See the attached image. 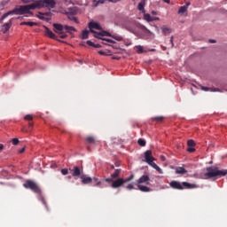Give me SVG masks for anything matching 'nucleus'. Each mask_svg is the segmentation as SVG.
Segmentation results:
<instances>
[{
    "label": "nucleus",
    "instance_id": "nucleus-1",
    "mask_svg": "<svg viewBox=\"0 0 227 227\" xmlns=\"http://www.w3.org/2000/svg\"><path fill=\"white\" fill-rule=\"evenodd\" d=\"M56 6V1H35L33 4L27 5H18L12 11H9L2 16V20H4L9 15H26L27 13L33 15L31 10H52Z\"/></svg>",
    "mask_w": 227,
    "mask_h": 227
},
{
    "label": "nucleus",
    "instance_id": "nucleus-2",
    "mask_svg": "<svg viewBox=\"0 0 227 227\" xmlns=\"http://www.w3.org/2000/svg\"><path fill=\"white\" fill-rule=\"evenodd\" d=\"M68 4H72V2L64 1L59 3L60 13H64L65 15H67L69 20H73V22L79 24V20H77V18L74 16V15H77V12H79V10L77 9V7L74 5L68 7Z\"/></svg>",
    "mask_w": 227,
    "mask_h": 227
},
{
    "label": "nucleus",
    "instance_id": "nucleus-3",
    "mask_svg": "<svg viewBox=\"0 0 227 227\" xmlns=\"http://www.w3.org/2000/svg\"><path fill=\"white\" fill-rule=\"evenodd\" d=\"M207 172L204 174V178L209 180V178H221V176H226L227 169H219L218 167H208L206 168Z\"/></svg>",
    "mask_w": 227,
    "mask_h": 227
},
{
    "label": "nucleus",
    "instance_id": "nucleus-4",
    "mask_svg": "<svg viewBox=\"0 0 227 227\" xmlns=\"http://www.w3.org/2000/svg\"><path fill=\"white\" fill-rule=\"evenodd\" d=\"M169 186L172 189H176L177 191H184V189H196V184H192L187 182L180 183L178 181H171L169 183Z\"/></svg>",
    "mask_w": 227,
    "mask_h": 227
},
{
    "label": "nucleus",
    "instance_id": "nucleus-5",
    "mask_svg": "<svg viewBox=\"0 0 227 227\" xmlns=\"http://www.w3.org/2000/svg\"><path fill=\"white\" fill-rule=\"evenodd\" d=\"M23 187H25V189H30V191H33V192H35V194H42V190L40 189V186H38V184L33 180H27L24 183Z\"/></svg>",
    "mask_w": 227,
    "mask_h": 227
},
{
    "label": "nucleus",
    "instance_id": "nucleus-6",
    "mask_svg": "<svg viewBox=\"0 0 227 227\" xmlns=\"http://www.w3.org/2000/svg\"><path fill=\"white\" fill-rule=\"evenodd\" d=\"M69 171H71V175L74 178H81L83 175L84 169L82 167L74 166L73 168H69Z\"/></svg>",
    "mask_w": 227,
    "mask_h": 227
},
{
    "label": "nucleus",
    "instance_id": "nucleus-7",
    "mask_svg": "<svg viewBox=\"0 0 227 227\" xmlns=\"http://www.w3.org/2000/svg\"><path fill=\"white\" fill-rule=\"evenodd\" d=\"M53 27H54V32L58 33V35H59V38L65 39L67 38V34H65L64 29L65 27L61 24H58V23H54L53 24Z\"/></svg>",
    "mask_w": 227,
    "mask_h": 227
},
{
    "label": "nucleus",
    "instance_id": "nucleus-8",
    "mask_svg": "<svg viewBox=\"0 0 227 227\" xmlns=\"http://www.w3.org/2000/svg\"><path fill=\"white\" fill-rule=\"evenodd\" d=\"M140 29L143 31L142 38L144 40H150V38H153L155 36V35L152 33V31H150L148 28H146L145 25H141Z\"/></svg>",
    "mask_w": 227,
    "mask_h": 227
},
{
    "label": "nucleus",
    "instance_id": "nucleus-9",
    "mask_svg": "<svg viewBox=\"0 0 227 227\" xmlns=\"http://www.w3.org/2000/svg\"><path fill=\"white\" fill-rule=\"evenodd\" d=\"M89 28L90 30V33H93L94 35H97V31L93 30V29H98V31H100V29H102V27H100V24H98V22L95 21H90L89 23Z\"/></svg>",
    "mask_w": 227,
    "mask_h": 227
},
{
    "label": "nucleus",
    "instance_id": "nucleus-10",
    "mask_svg": "<svg viewBox=\"0 0 227 227\" xmlns=\"http://www.w3.org/2000/svg\"><path fill=\"white\" fill-rule=\"evenodd\" d=\"M141 184H145L146 185H150V176L143 175L138 180H137L136 185H141Z\"/></svg>",
    "mask_w": 227,
    "mask_h": 227
},
{
    "label": "nucleus",
    "instance_id": "nucleus-11",
    "mask_svg": "<svg viewBox=\"0 0 227 227\" xmlns=\"http://www.w3.org/2000/svg\"><path fill=\"white\" fill-rule=\"evenodd\" d=\"M44 33L45 36H48V38H51L52 40H58V36H56V34H53L52 30L49 29V27H44Z\"/></svg>",
    "mask_w": 227,
    "mask_h": 227
},
{
    "label": "nucleus",
    "instance_id": "nucleus-12",
    "mask_svg": "<svg viewBox=\"0 0 227 227\" xmlns=\"http://www.w3.org/2000/svg\"><path fill=\"white\" fill-rule=\"evenodd\" d=\"M171 169H175L176 175H187V169L184 167H171Z\"/></svg>",
    "mask_w": 227,
    "mask_h": 227
},
{
    "label": "nucleus",
    "instance_id": "nucleus-13",
    "mask_svg": "<svg viewBox=\"0 0 227 227\" xmlns=\"http://www.w3.org/2000/svg\"><path fill=\"white\" fill-rule=\"evenodd\" d=\"M123 185V178H118L116 180H114L112 183V188L113 189H118Z\"/></svg>",
    "mask_w": 227,
    "mask_h": 227
},
{
    "label": "nucleus",
    "instance_id": "nucleus-14",
    "mask_svg": "<svg viewBox=\"0 0 227 227\" xmlns=\"http://www.w3.org/2000/svg\"><path fill=\"white\" fill-rule=\"evenodd\" d=\"M81 180H82V184H83L84 185H88V184H91V182H93V179L86 175H82L80 176Z\"/></svg>",
    "mask_w": 227,
    "mask_h": 227
},
{
    "label": "nucleus",
    "instance_id": "nucleus-15",
    "mask_svg": "<svg viewBox=\"0 0 227 227\" xmlns=\"http://www.w3.org/2000/svg\"><path fill=\"white\" fill-rule=\"evenodd\" d=\"M189 6H191V2H187L185 5L181 6L178 10V14L185 15V13H187V8H189Z\"/></svg>",
    "mask_w": 227,
    "mask_h": 227
},
{
    "label": "nucleus",
    "instance_id": "nucleus-16",
    "mask_svg": "<svg viewBox=\"0 0 227 227\" xmlns=\"http://www.w3.org/2000/svg\"><path fill=\"white\" fill-rule=\"evenodd\" d=\"M147 164H149V166L153 168V169H156V171H158V173H160V175H163L164 174V171H162V168H160V167L156 165V163L153 162V160L148 161Z\"/></svg>",
    "mask_w": 227,
    "mask_h": 227
},
{
    "label": "nucleus",
    "instance_id": "nucleus-17",
    "mask_svg": "<svg viewBox=\"0 0 227 227\" xmlns=\"http://www.w3.org/2000/svg\"><path fill=\"white\" fill-rule=\"evenodd\" d=\"M95 38H98L99 40H104L102 36H113L111 35V33L107 31H103V32H98L96 35H94Z\"/></svg>",
    "mask_w": 227,
    "mask_h": 227
},
{
    "label": "nucleus",
    "instance_id": "nucleus-18",
    "mask_svg": "<svg viewBox=\"0 0 227 227\" xmlns=\"http://www.w3.org/2000/svg\"><path fill=\"white\" fill-rule=\"evenodd\" d=\"M12 20H10L7 23H4L2 26V32L4 34H6L8 33V31H10V27H12Z\"/></svg>",
    "mask_w": 227,
    "mask_h": 227
},
{
    "label": "nucleus",
    "instance_id": "nucleus-19",
    "mask_svg": "<svg viewBox=\"0 0 227 227\" xmlns=\"http://www.w3.org/2000/svg\"><path fill=\"white\" fill-rule=\"evenodd\" d=\"M145 162H150L151 160H155V158H153V156H152V151L151 150H147L145 153Z\"/></svg>",
    "mask_w": 227,
    "mask_h": 227
},
{
    "label": "nucleus",
    "instance_id": "nucleus-20",
    "mask_svg": "<svg viewBox=\"0 0 227 227\" xmlns=\"http://www.w3.org/2000/svg\"><path fill=\"white\" fill-rule=\"evenodd\" d=\"M137 186L138 187L139 191H141L142 192H151L152 189H150V187L148 186H145L143 184H137Z\"/></svg>",
    "mask_w": 227,
    "mask_h": 227
},
{
    "label": "nucleus",
    "instance_id": "nucleus-21",
    "mask_svg": "<svg viewBox=\"0 0 227 227\" xmlns=\"http://www.w3.org/2000/svg\"><path fill=\"white\" fill-rule=\"evenodd\" d=\"M120 173H121V168L115 169L114 173L111 174V178L116 180V178L120 177Z\"/></svg>",
    "mask_w": 227,
    "mask_h": 227
},
{
    "label": "nucleus",
    "instance_id": "nucleus-22",
    "mask_svg": "<svg viewBox=\"0 0 227 227\" xmlns=\"http://www.w3.org/2000/svg\"><path fill=\"white\" fill-rule=\"evenodd\" d=\"M85 141L88 145H95V143L97 142V140H95L94 137H87L85 138Z\"/></svg>",
    "mask_w": 227,
    "mask_h": 227
},
{
    "label": "nucleus",
    "instance_id": "nucleus-23",
    "mask_svg": "<svg viewBox=\"0 0 227 227\" xmlns=\"http://www.w3.org/2000/svg\"><path fill=\"white\" fill-rule=\"evenodd\" d=\"M64 29L67 31V33H70L72 34V32H76L77 29L74 27H70V26H64Z\"/></svg>",
    "mask_w": 227,
    "mask_h": 227
},
{
    "label": "nucleus",
    "instance_id": "nucleus-24",
    "mask_svg": "<svg viewBox=\"0 0 227 227\" xmlns=\"http://www.w3.org/2000/svg\"><path fill=\"white\" fill-rule=\"evenodd\" d=\"M161 31H162L163 35H165V36H166L168 35H170L171 28L163 26V27H161Z\"/></svg>",
    "mask_w": 227,
    "mask_h": 227
},
{
    "label": "nucleus",
    "instance_id": "nucleus-25",
    "mask_svg": "<svg viewBox=\"0 0 227 227\" xmlns=\"http://www.w3.org/2000/svg\"><path fill=\"white\" fill-rule=\"evenodd\" d=\"M89 35H90V31H88L87 29L82 30V40H88Z\"/></svg>",
    "mask_w": 227,
    "mask_h": 227
},
{
    "label": "nucleus",
    "instance_id": "nucleus-26",
    "mask_svg": "<svg viewBox=\"0 0 227 227\" xmlns=\"http://www.w3.org/2000/svg\"><path fill=\"white\" fill-rule=\"evenodd\" d=\"M20 26H29L30 27H33V26H36V22H33V21H23L20 23Z\"/></svg>",
    "mask_w": 227,
    "mask_h": 227
},
{
    "label": "nucleus",
    "instance_id": "nucleus-27",
    "mask_svg": "<svg viewBox=\"0 0 227 227\" xmlns=\"http://www.w3.org/2000/svg\"><path fill=\"white\" fill-rule=\"evenodd\" d=\"M144 19L147 22H153V17H152L149 13L144 14Z\"/></svg>",
    "mask_w": 227,
    "mask_h": 227
},
{
    "label": "nucleus",
    "instance_id": "nucleus-28",
    "mask_svg": "<svg viewBox=\"0 0 227 227\" xmlns=\"http://www.w3.org/2000/svg\"><path fill=\"white\" fill-rule=\"evenodd\" d=\"M92 182H95V184H94L95 187H100V185H102V182L99 181L98 178L97 177H93Z\"/></svg>",
    "mask_w": 227,
    "mask_h": 227
},
{
    "label": "nucleus",
    "instance_id": "nucleus-29",
    "mask_svg": "<svg viewBox=\"0 0 227 227\" xmlns=\"http://www.w3.org/2000/svg\"><path fill=\"white\" fill-rule=\"evenodd\" d=\"M139 12H142V13H145V2H140L137 6Z\"/></svg>",
    "mask_w": 227,
    "mask_h": 227
},
{
    "label": "nucleus",
    "instance_id": "nucleus-30",
    "mask_svg": "<svg viewBox=\"0 0 227 227\" xmlns=\"http://www.w3.org/2000/svg\"><path fill=\"white\" fill-rule=\"evenodd\" d=\"M203 90V91H219V89L216 88H208V87H202L201 88Z\"/></svg>",
    "mask_w": 227,
    "mask_h": 227
},
{
    "label": "nucleus",
    "instance_id": "nucleus-31",
    "mask_svg": "<svg viewBox=\"0 0 227 227\" xmlns=\"http://www.w3.org/2000/svg\"><path fill=\"white\" fill-rule=\"evenodd\" d=\"M152 120H153V121H159V122H160V121H164V116H156V117H153Z\"/></svg>",
    "mask_w": 227,
    "mask_h": 227
},
{
    "label": "nucleus",
    "instance_id": "nucleus-32",
    "mask_svg": "<svg viewBox=\"0 0 227 227\" xmlns=\"http://www.w3.org/2000/svg\"><path fill=\"white\" fill-rule=\"evenodd\" d=\"M44 15H48V13L39 12V15H37V19H40V20H47Z\"/></svg>",
    "mask_w": 227,
    "mask_h": 227
},
{
    "label": "nucleus",
    "instance_id": "nucleus-33",
    "mask_svg": "<svg viewBox=\"0 0 227 227\" xmlns=\"http://www.w3.org/2000/svg\"><path fill=\"white\" fill-rule=\"evenodd\" d=\"M136 47H137V54H143V52H145V50H144L143 46L137 45V46H136Z\"/></svg>",
    "mask_w": 227,
    "mask_h": 227
},
{
    "label": "nucleus",
    "instance_id": "nucleus-34",
    "mask_svg": "<svg viewBox=\"0 0 227 227\" xmlns=\"http://www.w3.org/2000/svg\"><path fill=\"white\" fill-rule=\"evenodd\" d=\"M137 143H138L139 146H146V140H145L143 138L138 139Z\"/></svg>",
    "mask_w": 227,
    "mask_h": 227
},
{
    "label": "nucleus",
    "instance_id": "nucleus-35",
    "mask_svg": "<svg viewBox=\"0 0 227 227\" xmlns=\"http://www.w3.org/2000/svg\"><path fill=\"white\" fill-rule=\"evenodd\" d=\"M187 146L188 147H194V146H196V143L194 142V140H188Z\"/></svg>",
    "mask_w": 227,
    "mask_h": 227
},
{
    "label": "nucleus",
    "instance_id": "nucleus-36",
    "mask_svg": "<svg viewBox=\"0 0 227 227\" xmlns=\"http://www.w3.org/2000/svg\"><path fill=\"white\" fill-rule=\"evenodd\" d=\"M24 120H27V121H33V115H31V114H27V115L24 117Z\"/></svg>",
    "mask_w": 227,
    "mask_h": 227
},
{
    "label": "nucleus",
    "instance_id": "nucleus-37",
    "mask_svg": "<svg viewBox=\"0 0 227 227\" xmlns=\"http://www.w3.org/2000/svg\"><path fill=\"white\" fill-rule=\"evenodd\" d=\"M61 173H62V175H64V176L68 175V168H62V169H61Z\"/></svg>",
    "mask_w": 227,
    "mask_h": 227
},
{
    "label": "nucleus",
    "instance_id": "nucleus-38",
    "mask_svg": "<svg viewBox=\"0 0 227 227\" xmlns=\"http://www.w3.org/2000/svg\"><path fill=\"white\" fill-rule=\"evenodd\" d=\"M187 152H189V153H192L196 152V149L194 147H188Z\"/></svg>",
    "mask_w": 227,
    "mask_h": 227
},
{
    "label": "nucleus",
    "instance_id": "nucleus-39",
    "mask_svg": "<svg viewBox=\"0 0 227 227\" xmlns=\"http://www.w3.org/2000/svg\"><path fill=\"white\" fill-rule=\"evenodd\" d=\"M126 189H128L129 191H132V189H134V184H128Z\"/></svg>",
    "mask_w": 227,
    "mask_h": 227
},
{
    "label": "nucleus",
    "instance_id": "nucleus-40",
    "mask_svg": "<svg viewBox=\"0 0 227 227\" xmlns=\"http://www.w3.org/2000/svg\"><path fill=\"white\" fill-rule=\"evenodd\" d=\"M98 4H104V1H98V2H95L94 7L97 8V6H98Z\"/></svg>",
    "mask_w": 227,
    "mask_h": 227
},
{
    "label": "nucleus",
    "instance_id": "nucleus-41",
    "mask_svg": "<svg viewBox=\"0 0 227 227\" xmlns=\"http://www.w3.org/2000/svg\"><path fill=\"white\" fill-rule=\"evenodd\" d=\"M112 37H114V40H117V42H121V40H123V37H121V36H112Z\"/></svg>",
    "mask_w": 227,
    "mask_h": 227
},
{
    "label": "nucleus",
    "instance_id": "nucleus-42",
    "mask_svg": "<svg viewBox=\"0 0 227 227\" xmlns=\"http://www.w3.org/2000/svg\"><path fill=\"white\" fill-rule=\"evenodd\" d=\"M12 145H19V138H13L12 139Z\"/></svg>",
    "mask_w": 227,
    "mask_h": 227
},
{
    "label": "nucleus",
    "instance_id": "nucleus-43",
    "mask_svg": "<svg viewBox=\"0 0 227 227\" xmlns=\"http://www.w3.org/2000/svg\"><path fill=\"white\" fill-rule=\"evenodd\" d=\"M103 41L104 42H108V43H114V41H113L111 39H107V38H104Z\"/></svg>",
    "mask_w": 227,
    "mask_h": 227
},
{
    "label": "nucleus",
    "instance_id": "nucleus-44",
    "mask_svg": "<svg viewBox=\"0 0 227 227\" xmlns=\"http://www.w3.org/2000/svg\"><path fill=\"white\" fill-rule=\"evenodd\" d=\"M87 45H90V47H94L95 43H93L91 41H87Z\"/></svg>",
    "mask_w": 227,
    "mask_h": 227
},
{
    "label": "nucleus",
    "instance_id": "nucleus-45",
    "mask_svg": "<svg viewBox=\"0 0 227 227\" xmlns=\"http://www.w3.org/2000/svg\"><path fill=\"white\" fill-rule=\"evenodd\" d=\"M33 125V122H28V131L32 130Z\"/></svg>",
    "mask_w": 227,
    "mask_h": 227
},
{
    "label": "nucleus",
    "instance_id": "nucleus-46",
    "mask_svg": "<svg viewBox=\"0 0 227 227\" xmlns=\"http://www.w3.org/2000/svg\"><path fill=\"white\" fill-rule=\"evenodd\" d=\"M98 54H100V56H107V53H106V52L103 51H98Z\"/></svg>",
    "mask_w": 227,
    "mask_h": 227
},
{
    "label": "nucleus",
    "instance_id": "nucleus-47",
    "mask_svg": "<svg viewBox=\"0 0 227 227\" xmlns=\"http://www.w3.org/2000/svg\"><path fill=\"white\" fill-rule=\"evenodd\" d=\"M105 182H112V184H113L114 179H113V177H111V178H106V179H105Z\"/></svg>",
    "mask_w": 227,
    "mask_h": 227
},
{
    "label": "nucleus",
    "instance_id": "nucleus-48",
    "mask_svg": "<svg viewBox=\"0 0 227 227\" xmlns=\"http://www.w3.org/2000/svg\"><path fill=\"white\" fill-rule=\"evenodd\" d=\"M128 179L129 180V182H131V180H134V174H131Z\"/></svg>",
    "mask_w": 227,
    "mask_h": 227
},
{
    "label": "nucleus",
    "instance_id": "nucleus-49",
    "mask_svg": "<svg viewBox=\"0 0 227 227\" xmlns=\"http://www.w3.org/2000/svg\"><path fill=\"white\" fill-rule=\"evenodd\" d=\"M173 36L170 37V43H171V47H175V43H173Z\"/></svg>",
    "mask_w": 227,
    "mask_h": 227
},
{
    "label": "nucleus",
    "instance_id": "nucleus-50",
    "mask_svg": "<svg viewBox=\"0 0 227 227\" xmlns=\"http://www.w3.org/2000/svg\"><path fill=\"white\" fill-rule=\"evenodd\" d=\"M95 49H100V47H102V45L100 44H95L94 43V46H93Z\"/></svg>",
    "mask_w": 227,
    "mask_h": 227
},
{
    "label": "nucleus",
    "instance_id": "nucleus-51",
    "mask_svg": "<svg viewBox=\"0 0 227 227\" xmlns=\"http://www.w3.org/2000/svg\"><path fill=\"white\" fill-rule=\"evenodd\" d=\"M129 182H130V180L129 179V177L123 179V184H127V183H129Z\"/></svg>",
    "mask_w": 227,
    "mask_h": 227
},
{
    "label": "nucleus",
    "instance_id": "nucleus-52",
    "mask_svg": "<svg viewBox=\"0 0 227 227\" xmlns=\"http://www.w3.org/2000/svg\"><path fill=\"white\" fill-rule=\"evenodd\" d=\"M24 152H26V148H22L21 150H20V153H24Z\"/></svg>",
    "mask_w": 227,
    "mask_h": 227
},
{
    "label": "nucleus",
    "instance_id": "nucleus-53",
    "mask_svg": "<svg viewBox=\"0 0 227 227\" xmlns=\"http://www.w3.org/2000/svg\"><path fill=\"white\" fill-rule=\"evenodd\" d=\"M160 160L164 162V160H166V157L161 155Z\"/></svg>",
    "mask_w": 227,
    "mask_h": 227
},
{
    "label": "nucleus",
    "instance_id": "nucleus-54",
    "mask_svg": "<svg viewBox=\"0 0 227 227\" xmlns=\"http://www.w3.org/2000/svg\"><path fill=\"white\" fill-rule=\"evenodd\" d=\"M209 43H215V40L214 39L209 40Z\"/></svg>",
    "mask_w": 227,
    "mask_h": 227
},
{
    "label": "nucleus",
    "instance_id": "nucleus-55",
    "mask_svg": "<svg viewBox=\"0 0 227 227\" xmlns=\"http://www.w3.org/2000/svg\"><path fill=\"white\" fill-rule=\"evenodd\" d=\"M21 132H29V129L27 130V129H21Z\"/></svg>",
    "mask_w": 227,
    "mask_h": 227
},
{
    "label": "nucleus",
    "instance_id": "nucleus-56",
    "mask_svg": "<svg viewBox=\"0 0 227 227\" xmlns=\"http://www.w3.org/2000/svg\"><path fill=\"white\" fill-rule=\"evenodd\" d=\"M42 203H43V205H47L46 202H45V199H42Z\"/></svg>",
    "mask_w": 227,
    "mask_h": 227
},
{
    "label": "nucleus",
    "instance_id": "nucleus-57",
    "mask_svg": "<svg viewBox=\"0 0 227 227\" xmlns=\"http://www.w3.org/2000/svg\"><path fill=\"white\" fill-rule=\"evenodd\" d=\"M3 148H4V145L3 144H0V151L3 150Z\"/></svg>",
    "mask_w": 227,
    "mask_h": 227
},
{
    "label": "nucleus",
    "instance_id": "nucleus-58",
    "mask_svg": "<svg viewBox=\"0 0 227 227\" xmlns=\"http://www.w3.org/2000/svg\"><path fill=\"white\" fill-rule=\"evenodd\" d=\"M160 20L159 18L153 17V20Z\"/></svg>",
    "mask_w": 227,
    "mask_h": 227
},
{
    "label": "nucleus",
    "instance_id": "nucleus-59",
    "mask_svg": "<svg viewBox=\"0 0 227 227\" xmlns=\"http://www.w3.org/2000/svg\"><path fill=\"white\" fill-rule=\"evenodd\" d=\"M152 13H153V15H157V12L154 11H153Z\"/></svg>",
    "mask_w": 227,
    "mask_h": 227
},
{
    "label": "nucleus",
    "instance_id": "nucleus-60",
    "mask_svg": "<svg viewBox=\"0 0 227 227\" xmlns=\"http://www.w3.org/2000/svg\"><path fill=\"white\" fill-rule=\"evenodd\" d=\"M154 27H155L156 31H159V27L154 26Z\"/></svg>",
    "mask_w": 227,
    "mask_h": 227
},
{
    "label": "nucleus",
    "instance_id": "nucleus-61",
    "mask_svg": "<svg viewBox=\"0 0 227 227\" xmlns=\"http://www.w3.org/2000/svg\"><path fill=\"white\" fill-rule=\"evenodd\" d=\"M111 168H112V169H114V165H112V166H111Z\"/></svg>",
    "mask_w": 227,
    "mask_h": 227
},
{
    "label": "nucleus",
    "instance_id": "nucleus-62",
    "mask_svg": "<svg viewBox=\"0 0 227 227\" xmlns=\"http://www.w3.org/2000/svg\"><path fill=\"white\" fill-rule=\"evenodd\" d=\"M166 3H168V4H170V3H171V2H169V1H166Z\"/></svg>",
    "mask_w": 227,
    "mask_h": 227
},
{
    "label": "nucleus",
    "instance_id": "nucleus-63",
    "mask_svg": "<svg viewBox=\"0 0 227 227\" xmlns=\"http://www.w3.org/2000/svg\"><path fill=\"white\" fill-rule=\"evenodd\" d=\"M79 63L82 64V60H79Z\"/></svg>",
    "mask_w": 227,
    "mask_h": 227
},
{
    "label": "nucleus",
    "instance_id": "nucleus-64",
    "mask_svg": "<svg viewBox=\"0 0 227 227\" xmlns=\"http://www.w3.org/2000/svg\"><path fill=\"white\" fill-rule=\"evenodd\" d=\"M68 178H72V176H69Z\"/></svg>",
    "mask_w": 227,
    "mask_h": 227
}]
</instances>
